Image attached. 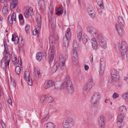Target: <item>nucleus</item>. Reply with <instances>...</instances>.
I'll use <instances>...</instances> for the list:
<instances>
[{"label": "nucleus", "mask_w": 128, "mask_h": 128, "mask_svg": "<svg viewBox=\"0 0 128 128\" xmlns=\"http://www.w3.org/2000/svg\"><path fill=\"white\" fill-rule=\"evenodd\" d=\"M61 87L63 88H66L68 92L70 93H72L73 92V86L69 76H66L64 82L62 84Z\"/></svg>", "instance_id": "1"}, {"label": "nucleus", "mask_w": 128, "mask_h": 128, "mask_svg": "<svg viewBox=\"0 0 128 128\" xmlns=\"http://www.w3.org/2000/svg\"><path fill=\"white\" fill-rule=\"evenodd\" d=\"M74 119L68 117L63 121L62 126L64 128H70L74 126Z\"/></svg>", "instance_id": "2"}, {"label": "nucleus", "mask_w": 128, "mask_h": 128, "mask_svg": "<svg viewBox=\"0 0 128 128\" xmlns=\"http://www.w3.org/2000/svg\"><path fill=\"white\" fill-rule=\"evenodd\" d=\"M96 39L101 47L104 49L106 47V42L105 39L101 35H97Z\"/></svg>", "instance_id": "3"}, {"label": "nucleus", "mask_w": 128, "mask_h": 128, "mask_svg": "<svg viewBox=\"0 0 128 128\" xmlns=\"http://www.w3.org/2000/svg\"><path fill=\"white\" fill-rule=\"evenodd\" d=\"M127 48L128 46L126 42H122L120 50L122 58V59L124 58V56L125 55V52L127 50Z\"/></svg>", "instance_id": "4"}, {"label": "nucleus", "mask_w": 128, "mask_h": 128, "mask_svg": "<svg viewBox=\"0 0 128 128\" xmlns=\"http://www.w3.org/2000/svg\"><path fill=\"white\" fill-rule=\"evenodd\" d=\"M100 98V95L98 92H95L92 96L90 102L92 104H96L99 100Z\"/></svg>", "instance_id": "5"}, {"label": "nucleus", "mask_w": 128, "mask_h": 128, "mask_svg": "<svg viewBox=\"0 0 128 128\" xmlns=\"http://www.w3.org/2000/svg\"><path fill=\"white\" fill-rule=\"evenodd\" d=\"M55 52V48L53 45L50 46L49 50L48 60L49 64H50L52 62L54 57V54Z\"/></svg>", "instance_id": "6"}, {"label": "nucleus", "mask_w": 128, "mask_h": 128, "mask_svg": "<svg viewBox=\"0 0 128 128\" xmlns=\"http://www.w3.org/2000/svg\"><path fill=\"white\" fill-rule=\"evenodd\" d=\"M59 64L61 69L64 70L66 68L65 66V60L64 58L63 55L61 54L59 57Z\"/></svg>", "instance_id": "7"}, {"label": "nucleus", "mask_w": 128, "mask_h": 128, "mask_svg": "<svg viewBox=\"0 0 128 128\" xmlns=\"http://www.w3.org/2000/svg\"><path fill=\"white\" fill-rule=\"evenodd\" d=\"M124 115L120 114L119 115L117 119V124L120 125V128H122L124 126V124L123 122V119L124 118Z\"/></svg>", "instance_id": "8"}, {"label": "nucleus", "mask_w": 128, "mask_h": 128, "mask_svg": "<svg viewBox=\"0 0 128 128\" xmlns=\"http://www.w3.org/2000/svg\"><path fill=\"white\" fill-rule=\"evenodd\" d=\"M104 118V117L103 116H101L98 118V124L100 128H104L105 127Z\"/></svg>", "instance_id": "9"}, {"label": "nucleus", "mask_w": 128, "mask_h": 128, "mask_svg": "<svg viewBox=\"0 0 128 128\" xmlns=\"http://www.w3.org/2000/svg\"><path fill=\"white\" fill-rule=\"evenodd\" d=\"M101 60H100V69L99 72L100 75H102L103 74L105 70V62H104L103 63H102V61L101 62Z\"/></svg>", "instance_id": "10"}, {"label": "nucleus", "mask_w": 128, "mask_h": 128, "mask_svg": "<svg viewBox=\"0 0 128 128\" xmlns=\"http://www.w3.org/2000/svg\"><path fill=\"white\" fill-rule=\"evenodd\" d=\"M53 84V83L52 80H49L44 82V87L45 89H47L52 87Z\"/></svg>", "instance_id": "11"}, {"label": "nucleus", "mask_w": 128, "mask_h": 128, "mask_svg": "<svg viewBox=\"0 0 128 128\" xmlns=\"http://www.w3.org/2000/svg\"><path fill=\"white\" fill-rule=\"evenodd\" d=\"M87 30L88 32L90 34H97L96 30L92 27L88 26L87 28Z\"/></svg>", "instance_id": "12"}, {"label": "nucleus", "mask_w": 128, "mask_h": 128, "mask_svg": "<svg viewBox=\"0 0 128 128\" xmlns=\"http://www.w3.org/2000/svg\"><path fill=\"white\" fill-rule=\"evenodd\" d=\"M58 39V36L56 35H54V36H50L49 39V42L53 44L55 42V41L57 40Z\"/></svg>", "instance_id": "13"}, {"label": "nucleus", "mask_w": 128, "mask_h": 128, "mask_svg": "<svg viewBox=\"0 0 128 128\" xmlns=\"http://www.w3.org/2000/svg\"><path fill=\"white\" fill-rule=\"evenodd\" d=\"M71 35L70 29V28H68L66 31L65 34V36L66 40H70L71 39Z\"/></svg>", "instance_id": "14"}, {"label": "nucleus", "mask_w": 128, "mask_h": 128, "mask_svg": "<svg viewBox=\"0 0 128 128\" xmlns=\"http://www.w3.org/2000/svg\"><path fill=\"white\" fill-rule=\"evenodd\" d=\"M4 58L5 60V61H4L6 62H7V65L8 66L10 60V58L8 53H7L6 51L5 52V57Z\"/></svg>", "instance_id": "15"}, {"label": "nucleus", "mask_w": 128, "mask_h": 128, "mask_svg": "<svg viewBox=\"0 0 128 128\" xmlns=\"http://www.w3.org/2000/svg\"><path fill=\"white\" fill-rule=\"evenodd\" d=\"M91 43L93 48L95 50H96L98 45L96 41V40L95 38H92L91 39Z\"/></svg>", "instance_id": "16"}, {"label": "nucleus", "mask_w": 128, "mask_h": 128, "mask_svg": "<svg viewBox=\"0 0 128 128\" xmlns=\"http://www.w3.org/2000/svg\"><path fill=\"white\" fill-rule=\"evenodd\" d=\"M118 22L119 24L121 26H122L124 25V22L122 17L119 16L118 18Z\"/></svg>", "instance_id": "17"}, {"label": "nucleus", "mask_w": 128, "mask_h": 128, "mask_svg": "<svg viewBox=\"0 0 128 128\" xmlns=\"http://www.w3.org/2000/svg\"><path fill=\"white\" fill-rule=\"evenodd\" d=\"M120 114L124 115L125 113L126 112V107L124 106H122L120 108Z\"/></svg>", "instance_id": "18"}, {"label": "nucleus", "mask_w": 128, "mask_h": 128, "mask_svg": "<svg viewBox=\"0 0 128 128\" xmlns=\"http://www.w3.org/2000/svg\"><path fill=\"white\" fill-rule=\"evenodd\" d=\"M21 36H20L19 38L17 36H16L15 37H14V34H12V42H15V43H16V44H17L18 43L19 41V39L20 38V37Z\"/></svg>", "instance_id": "19"}, {"label": "nucleus", "mask_w": 128, "mask_h": 128, "mask_svg": "<svg viewBox=\"0 0 128 128\" xmlns=\"http://www.w3.org/2000/svg\"><path fill=\"white\" fill-rule=\"evenodd\" d=\"M18 3V0H12V2L10 3L11 8L12 9L14 8L17 6Z\"/></svg>", "instance_id": "20"}, {"label": "nucleus", "mask_w": 128, "mask_h": 128, "mask_svg": "<svg viewBox=\"0 0 128 128\" xmlns=\"http://www.w3.org/2000/svg\"><path fill=\"white\" fill-rule=\"evenodd\" d=\"M6 5V6L5 5L2 8V13L4 15H5L7 14L8 12V8Z\"/></svg>", "instance_id": "21"}, {"label": "nucleus", "mask_w": 128, "mask_h": 128, "mask_svg": "<svg viewBox=\"0 0 128 128\" xmlns=\"http://www.w3.org/2000/svg\"><path fill=\"white\" fill-rule=\"evenodd\" d=\"M116 29L117 31L118 32L120 36L122 34V30L121 28L118 24L116 25Z\"/></svg>", "instance_id": "22"}, {"label": "nucleus", "mask_w": 128, "mask_h": 128, "mask_svg": "<svg viewBox=\"0 0 128 128\" xmlns=\"http://www.w3.org/2000/svg\"><path fill=\"white\" fill-rule=\"evenodd\" d=\"M37 20L38 25V27H41V18L40 15L39 14L37 16Z\"/></svg>", "instance_id": "23"}, {"label": "nucleus", "mask_w": 128, "mask_h": 128, "mask_svg": "<svg viewBox=\"0 0 128 128\" xmlns=\"http://www.w3.org/2000/svg\"><path fill=\"white\" fill-rule=\"evenodd\" d=\"M39 6L41 8L43 9L45 8V3L44 0H40L38 2Z\"/></svg>", "instance_id": "24"}, {"label": "nucleus", "mask_w": 128, "mask_h": 128, "mask_svg": "<svg viewBox=\"0 0 128 128\" xmlns=\"http://www.w3.org/2000/svg\"><path fill=\"white\" fill-rule=\"evenodd\" d=\"M45 128H54V124L51 122H49L44 125Z\"/></svg>", "instance_id": "25"}, {"label": "nucleus", "mask_w": 128, "mask_h": 128, "mask_svg": "<svg viewBox=\"0 0 128 128\" xmlns=\"http://www.w3.org/2000/svg\"><path fill=\"white\" fill-rule=\"evenodd\" d=\"M92 87V86L90 85L87 83L86 84L84 87V90L85 91H88L90 90Z\"/></svg>", "instance_id": "26"}, {"label": "nucleus", "mask_w": 128, "mask_h": 128, "mask_svg": "<svg viewBox=\"0 0 128 128\" xmlns=\"http://www.w3.org/2000/svg\"><path fill=\"white\" fill-rule=\"evenodd\" d=\"M78 56H72V59L74 64L75 65H77L78 63Z\"/></svg>", "instance_id": "27"}, {"label": "nucleus", "mask_w": 128, "mask_h": 128, "mask_svg": "<svg viewBox=\"0 0 128 128\" xmlns=\"http://www.w3.org/2000/svg\"><path fill=\"white\" fill-rule=\"evenodd\" d=\"M6 65H7V62H6L3 61L2 60L1 62V66L4 69V70H5L6 69Z\"/></svg>", "instance_id": "28"}, {"label": "nucleus", "mask_w": 128, "mask_h": 128, "mask_svg": "<svg viewBox=\"0 0 128 128\" xmlns=\"http://www.w3.org/2000/svg\"><path fill=\"white\" fill-rule=\"evenodd\" d=\"M41 53L40 52H38L36 54V59L39 62H40L42 59V56Z\"/></svg>", "instance_id": "29"}, {"label": "nucleus", "mask_w": 128, "mask_h": 128, "mask_svg": "<svg viewBox=\"0 0 128 128\" xmlns=\"http://www.w3.org/2000/svg\"><path fill=\"white\" fill-rule=\"evenodd\" d=\"M58 65L57 64H55L52 67V72L54 73L55 72L58 68Z\"/></svg>", "instance_id": "30"}, {"label": "nucleus", "mask_w": 128, "mask_h": 128, "mask_svg": "<svg viewBox=\"0 0 128 128\" xmlns=\"http://www.w3.org/2000/svg\"><path fill=\"white\" fill-rule=\"evenodd\" d=\"M29 77H30V73L29 71H26L24 72V78L25 80H27V78Z\"/></svg>", "instance_id": "31"}, {"label": "nucleus", "mask_w": 128, "mask_h": 128, "mask_svg": "<svg viewBox=\"0 0 128 128\" xmlns=\"http://www.w3.org/2000/svg\"><path fill=\"white\" fill-rule=\"evenodd\" d=\"M41 28V27H38L37 26L36 30H34L33 31V34L34 35H36L37 34H38L40 32V30Z\"/></svg>", "instance_id": "32"}, {"label": "nucleus", "mask_w": 128, "mask_h": 128, "mask_svg": "<svg viewBox=\"0 0 128 128\" xmlns=\"http://www.w3.org/2000/svg\"><path fill=\"white\" fill-rule=\"evenodd\" d=\"M112 80L114 82H117L119 78V75L118 74L115 75L112 77Z\"/></svg>", "instance_id": "33"}, {"label": "nucleus", "mask_w": 128, "mask_h": 128, "mask_svg": "<svg viewBox=\"0 0 128 128\" xmlns=\"http://www.w3.org/2000/svg\"><path fill=\"white\" fill-rule=\"evenodd\" d=\"M77 38L80 41L82 38V32H76Z\"/></svg>", "instance_id": "34"}, {"label": "nucleus", "mask_w": 128, "mask_h": 128, "mask_svg": "<svg viewBox=\"0 0 128 128\" xmlns=\"http://www.w3.org/2000/svg\"><path fill=\"white\" fill-rule=\"evenodd\" d=\"M88 13L92 18H94L95 17L96 12L94 10H92Z\"/></svg>", "instance_id": "35"}, {"label": "nucleus", "mask_w": 128, "mask_h": 128, "mask_svg": "<svg viewBox=\"0 0 128 128\" xmlns=\"http://www.w3.org/2000/svg\"><path fill=\"white\" fill-rule=\"evenodd\" d=\"M122 97L126 101L128 102V93L123 94L122 95Z\"/></svg>", "instance_id": "36"}, {"label": "nucleus", "mask_w": 128, "mask_h": 128, "mask_svg": "<svg viewBox=\"0 0 128 128\" xmlns=\"http://www.w3.org/2000/svg\"><path fill=\"white\" fill-rule=\"evenodd\" d=\"M118 74L117 73V70L115 69H112L111 70V74L112 77L115 75Z\"/></svg>", "instance_id": "37"}, {"label": "nucleus", "mask_w": 128, "mask_h": 128, "mask_svg": "<svg viewBox=\"0 0 128 128\" xmlns=\"http://www.w3.org/2000/svg\"><path fill=\"white\" fill-rule=\"evenodd\" d=\"M21 71L20 68L19 66H17L15 69V71L16 74L18 75L19 74Z\"/></svg>", "instance_id": "38"}, {"label": "nucleus", "mask_w": 128, "mask_h": 128, "mask_svg": "<svg viewBox=\"0 0 128 128\" xmlns=\"http://www.w3.org/2000/svg\"><path fill=\"white\" fill-rule=\"evenodd\" d=\"M72 56H78L76 52V48H74L72 52Z\"/></svg>", "instance_id": "39"}, {"label": "nucleus", "mask_w": 128, "mask_h": 128, "mask_svg": "<svg viewBox=\"0 0 128 128\" xmlns=\"http://www.w3.org/2000/svg\"><path fill=\"white\" fill-rule=\"evenodd\" d=\"M46 100L48 103H50L54 101V99L52 97L48 96L46 98Z\"/></svg>", "instance_id": "40"}, {"label": "nucleus", "mask_w": 128, "mask_h": 128, "mask_svg": "<svg viewBox=\"0 0 128 128\" xmlns=\"http://www.w3.org/2000/svg\"><path fill=\"white\" fill-rule=\"evenodd\" d=\"M46 95H43L41 96L40 102L42 103H43L45 100L46 99Z\"/></svg>", "instance_id": "41"}, {"label": "nucleus", "mask_w": 128, "mask_h": 128, "mask_svg": "<svg viewBox=\"0 0 128 128\" xmlns=\"http://www.w3.org/2000/svg\"><path fill=\"white\" fill-rule=\"evenodd\" d=\"M10 15L8 18V21L10 24V25L11 26L12 24L13 19L11 18Z\"/></svg>", "instance_id": "42"}, {"label": "nucleus", "mask_w": 128, "mask_h": 128, "mask_svg": "<svg viewBox=\"0 0 128 128\" xmlns=\"http://www.w3.org/2000/svg\"><path fill=\"white\" fill-rule=\"evenodd\" d=\"M73 47L74 48H76L78 46V45L77 42V41L76 40H73Z\"/></svg>", "instance_id": "43"}, {"label": "nucleus", "mask_w": 128, "mask_h": 128, "mask_svg": "<svg viewBox=\"0 0 128 128\" xmlns=\"http://www.w3.org/2000/svg\"><path fill=\"white\" fill-rule=\"evenodd\" d=\"M49 118V115L47 112V114L46 116L44 117L42 120V121L44 122L45 121H46Z\"/></svg>", "instance_id": "44"}, {"label": "nucleus", "mask_w": 128, "mask_h": 128, "mask_svg": "<svg viewBox=\"0 0 128 128\" xmlns=\"http://www.w3.org/2000/svg\"><path fill=\"white\" fill-rule=\"evenodd\" d=\"M87 83L90 85L92 86V87L94 83V80L92 79H90L88 80Z\"/></svg>", "instance_id": "45"}, {"label": "nucleus", "mask_w": 128, "mask_h": 128, "mask_svg": "<svg viewBox=\"0 0 128 128\" xmlns=\"http://www.w3.org/2000/svg\"><path fill=\"white\" fill-rule=\"evenodd\" d=\"M28 80V84L29 86L31 85L32 84V78L30 77H29L27 78Z\"/></svg>", "instance_id": "46"}, {"label": "nucleus", "mask_w": 128, "mask_h": 128, "mask_svg": "<svg viewBox=\"0 0 128 128\" xmlns=\"http://www.w3.org/2000/svg\"><path fill=\"white\" fill-rule=\"evenodd\" d=\"M64 43L63 45L66 48H67L69 46L68 40H66L65 41H64Z\"/></svg>", "instance_id": "47"}, {"label": "nucleus", "mask_w": 128, "mask_h": 128, "mask_svg": "<svg viewBox=\"0 0 128 128\" xmlns=\"http://www.w3.org/2000/svg\"><path fill=\"white\" fill-rule=\"evenodd\" d=\"M27 11L30 14V16H32L34 14L33 9L32 8H30L28 10H27Z\"/></svg>", "instance_id": "48"}, {"label": "nucleus", "mask_w": 128, "mask_h": 128, "mask_svg": "<svg viewBox=\"0 0 128 128\" xmlns=\"http://www.w3.org/2000/svg\"><path fill=\"white\" fill-rule=\"evenodd\" d=\"M63 12V10H57L56 12V14L58 15L59 16Z\"/></svg>", "instance_id": "49"}, {"label": "nucleus", "mask_w": 128, "mask_h": 128, "mask_svg": "<svg viewBox=\"0 0 128 128\" xmlns=\"http://www.w3.org/2000/svg\"><path fill=\"white\" fill-rule=\"evenodd\" d=\"M54 86L55 88L58 89L60 88V85L58 84V83H55L54 84Z\"/></svg>", "instance_id": "50"}, {"label": "nucleus", "mask_w": 128, "mask_h": 128, "mask_svg": "<svg viewBox=\"0 0 128 128\" xmlns=\"http://www.w3.org/2000/svg\"><path fill=\"white\" fill-rule=\"evenodd\" d=\"M82 27L79 25L77 26V30L76 32H82Z\"/></svg>", "instance_id": "51"}, {"label": "nucleus", "mask_w": 128, "mask_h": 128, "mask_svg": "<svg viewBox=\"0 0 128 128\" xmlns=\"http://www.w3.org/2000/svg\"><path fill=\"white\" fill-rule=\"evenodd\" d=\"M20 38H21V40L20 42V43L19 46H23L24 45V42L22 38L21 37H20Z\"/></svg>", "instance_id": "52"}, {"label": "nucleus", "mask_w": 128, "mask_h": 128, "mask_svg": "<svg viewBox=\"0 0 128 128\" xmlns=\"http://www.w3.org/2000/svg\"><path fill=\"white\" fill-rule=\"evenodd\" d=\"M30 14L27 12V10H26L24 12V16L26 18H28L29 17Z\"/></svg>", "instance_id": "53"}, {"label": "nucleus", "mask_w": 128, "mask_h": 128, "mask_svg": "<svg viewBox=\"0 0 128 128\" xmlns=\"http://www.w3.org/2000/svg\"><path fill=\"white\" fill-rule=\"evenodd\" d=\"M93 10H94L91 6H89L87 9V10L88 13L90 12Z\"/></svg>", "instance_id": "54"}, {"label": "nucleus", "mask_w": 128, "mask_h": 128, "mask_svg": "<svg viewBox=\"0 0 128 128\" xmlns=\"http://www.w3.org/2000/svg\"><path fill=\"white\" fill-rule=\"evenodd\" d=\"M119 97V95L116 93H114L112 95V97L114 99H115L116 98H118Z\"/></svg>", "instance_id": "55"}, {"label": "nucleus", "mask_w": 128, "mask_h": 128, "mask_svg": "<svg viewBox=\"0 0 128 128\" xmlns=\"http://www.w3.org/2000/svg\"><path fill=\"white\" fill-rule=\"evenodd\" d=\"M82 42L84 44L86 43L88 41V39L87 38L84 37H82Z\"/></svg>", "instance_id": "56"}, {"label": "nucleus", "mask_w": 128, "mask_h": 128, "mask_svg": "<svg viewBox=\"0 0 128 128\" xmlns=\"http://www.w3.org/2000/svg\"><path fill=\"white\" fill-rule=\"evenodd\" d=\"M98 4L100 6L101 8L102 9H103L104 8V6L103 5V4L102 1L100 3Z\"/></svg>", "instance_id": "57"}, {"label": "nucleus", "mask_w": 128, "mask_h": 128, "mask_svg": "<svg viewBox=\"0 0 128 128\" xmlns=\"http://www.w3.org/2000/svg\"><path fill=\"white\" fill-rule=\"evenodd\" d=\"M30 26L28 25V24L26 25L25 27V29L26 32L27 31H28L30 29Z\"/></svg>", "instance_id": "58"}, {"label": "nucleus", "mask_w": 128, "mask_h": 128, "mask_svg": "<svg viewBox=\"0 0 128 128\" xmlns=\"http://www.w3.org/2000/svg\"><path fill=\"white\" fill-rule=\"evenodd\" d=\"M8 102L11 105H12V101L11 98L9 97L8 100Z\"/></svg>", "instance_id": "59"}, {"label": "nucleus", "mask_w": 128, "mask_h": 128, "mask_svg": "<svg viewBox=\"0 0 128 128\" xmlns=\"http://www.w3.org/2000/svg\"><path fill=\"white\" fill-rule=\"evenodd\" d=\"M18 18L20 20H22L23 19V16L22 14H20L18 15Z\"/></svg>", "instance_id": "60"}, {"label": "nucleus", "mask_w": 128, "mask_h": 128, "mask_svg": "<svg viewBox=\"0 0 128 128\" xmlns=\"http://www.w3.org/2000/svg\"><path fill=\"white\" fill-rule=\"evenodd\" d=\"M10 16H11V18H12L13 19V18H16V14L15 13L13 12L12 13V15H10Z\"/></svg>", "instance_id": "61"}, {"label": "nucleus", "mask_w": 128, "mask_h": 128, "mask_svg": "<svg viewBox=\"0 0 128 128\" xmlns=\"http://www.w3.org/2000/svg\"><path fill=\"white\" fill-rule=\"evenodd\" d=\"M18 60L20 65V66H21L22 64V63L21 62L22 60H21V58L20 57L18 58Z\"/></svg>", "instance_id": "62"}, {"label": "nucleus", "mask_w": 128, "mask_h": 128, "mask_svg": "<svg viewBox=\"0 0 128 128\" xmlns=\"http://www.w3.org/2000/svg\"><path fill=\"white\" fill-rule=\"evenodd\" d=\"M23 46H19V50L20 51L22 52L23 48Z\"/></svg>", "instance_id": "63"}, {"label": "nucleus", "mask_w": 128, "mask_h": 128, "mask_svg": "<svg viewBox=\"0 0 128 128\" xmlns=\"http://www.w3.org/2000/svg\"><path fill=\"white\" fill-rule=\"evenodd\" d=\"M58 10H63V8L62 6V5H60L58 9Z\"/></svg>", "instance_id": "64"}]
</instances>
